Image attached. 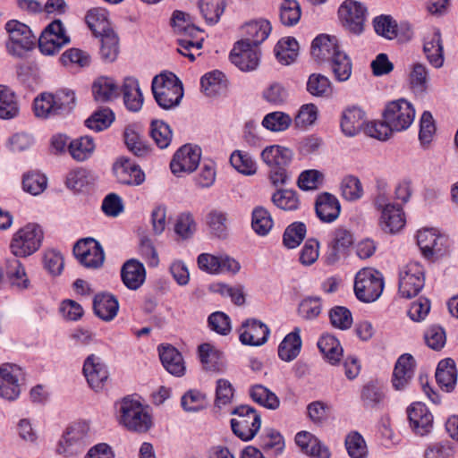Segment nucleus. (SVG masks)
I'll return each mask as SVG.
<instances>
[{"instance_id": "nucleus-1", "label": "nucleus", "mask_w": 458, "mask_h": 458, "mask_svg": "<svg viewBox=\"0 0 458 458\" xmlns=\"http://www.w3.org/2000/svg\"><path fill=\"white\" fill-rule=\"evenodd\" d=\"M5 30L8 33L5 48L10 55L21 58L34 47L36 37L26 24L11 20L6 22Z\"/></svg>"}, {"instance_id": "nucleus-2", "label": "nucleus", "mask_w": 458, "mask_h": 458, "mask_svg": "<svg viewBox=\"0 0 458 458\" xmlns=\"http://www.w3.org/2000/svg\"><path fill=\"white\" fill-rule=\"evenodd\" d=\"M120 422L129 430L146 432L151 427V417L138 400L124 397L119 403Z\"/></svg>"}, {"instance_id": "nucleus-3", "label": "nucleus", "mask_w": 458, "mask_h": 458, "mask_svg": "<svg viewBox=\"0 0 458 458\" xmlns=\"http://www.w3.org/2000/svg\"><path fill=\"white\" fill-rule=\"evenodd\" d=\"M151 89L156 102L165 110L179 106L183 97L182 85L177 79H169L162 75L155 76Z\"/></svg>"}, {"instance_id": "nucleus-4", "label": "nucleus", "mask_w": 458, "mask_h": 458, "mask_svg": "<svg viewBox=\"0 0 458 458\" xmlns=\"http://www.w3.org/2000/svg\"><path fill=\"white\" fill-rule=\"evenodd\" d=\"M43 237V231L38 225L28 224L13 234L11 251L15 257L30 256L40 248Z\"/></svg>"}, {"instance_id": "nucleus-5", "label": "nucleus", "mask_w": 458, "mask_h": 458, "mask_svg": "<svg viewBox=\"0 0 458 458\" xmlns=\"http://www.w3.org/2000/svg\"><path fill=\"white\" fill-rule=\"evenodd\" d=\"M384 289L383 276L377 270L362 268L355 276L354 292L356 297L363 302L375 301Z\"/></svg>"}, {"instance_id": "nucleus-6", "label": "nucleus", "mask_w": 458, "mask_h": 458, "mask_svg": "<svg viewBox=\"0 0 458 458\" xmlns=\"http://www.w3.org/2000/svg\"><path fill=\"white\" fill-rule=\"evenodd\" d=\"M231 413L238 416L231 420V428L234 435L243 441L251 440L260 428V415L249 405L238 406Z\"/></svg>"}, {"instance_id": "nucleus-7", "label": "nucleus", "mask_w": 458, "mask_h": 458, "mask_svg": "<svg viewBox=\"0 0 458 458\" xmlns=\"http://www.w3.org/2000/svg\"><path fill=\"white\" fill-rule=\"evenodd\" d=\"M415 117V110L407 100L401 98L389 102L383 112V118L394 131L407 130Z\"/></svg>"}, {"instance_id": "nucleus-8", "label": "nucleus", "mask_w": 458, "mask_h": 458, "mask_svg": "<svg viewBox=\"0 0 458 458\" xmlns=\"http://www.w3.org/2000/svg\"><path fill=\"white\" fill-rule=\"evenodd\" d=\"M70 42L64 24L60 20H55L48 24L38 38V48L45 55H54Z\"/></svg>"}, {"instance_id": "nucleus-9", "label": "nucleus", "mask_w": 458, "mask_h": 458, "mask_svg": "<svg viewBox=\"0 0 458 458\" xmlns=\"http://www.w3.org/2000/svg\"><path fill=\"white\" fill-rule=\"evenodd\" d=\"M425 284L424 269L417 262L406 265L399 274V293L403 298L415 297Z\"/></svg>"}, {"instance_id": "nucleus-10", "label": "nucleus", "mask_w": 458, "mask_h": 458, "mask_svg": "<svg viewBox=\"0 0 458 458\" xmlns=\"http://www.w3.org/2000/svg\"><path fill=\"white\" fill-rule=\"evenodd\" d=\"M366 7L360 2L345 0L339 7V19L346 30L360 35L364 30Z\"/></svg>"}, {"instance_id": "nucleus-11", "label": "nucleus", "mask_w": 458, "mask_h": 458, "mask_svg": "<svg viewBox=\"0 0 458 458\" xmlns=\"http://www.w3.org/2000/svg\"><path fill=\"white\" fill-rule=\"evenodd\" d=\"M73 253L85 267L98 268L105 260L102 246L92 238L81 239L73 247Z\"/></svg>"}, {"instance_id": "nucleus-12", "label": "nucleus", "mask_w": 458, "mask_h": 458, "mask_svg": "<svg viewBox=\"0 0 458 458\" xmlns=\"http://www.w3.org/2000/svg\"><path fill=\"white\" fill-rule=\"evenodd\" d=\"M352 233L342 227L336 228L331 234L325 254V261L327 265H334L342 257L347 255L349 249L353 244Z\"/></svg>"}, {"instance_id": "nucleus-13", "label": "nucleus", "mask_w": 458, "mask_h": 458, "mask_svg": "<svg viewBox=\"0 0 458 458\" xmlns=\"http://www.w3.org/2000/svg\"><path fill=\"white\" fill-rule=\"evenodd\" d=\"M21 375V369L15 364L5 363L0 367V397L7 401H14L19 397V380Z\"/></svg>"}, {"instance_id": "nucleus-14", "label": "nucleus", "mask_w": 458, "mask_h": 458, "mask_svg": "<svg viewBox=\"0 0 458 458\" xmlns=\"http://www.w3.org/2000/svg\"><path fill=\"white\" fill-rule=\"evenodd\" d=\"M113 172L121 184L139 186L145 181V174L140 165L124 157H119L114 163Z\"/></svg>"}, {"instance_id": "nucleus-15", "label": "nucleus", "mask_w": 458, "mask_h": 458, "mask_svg": "<svg viewBox=\"0 0 458 458\" xmlns=\"http://www.w3.org/2000/svg\"><path fill=\"white\" fill-rule=\"evenodd\" d=\"M229 57L231 62L243 72L253 71L259 64L258 47H251L248 41H237Z\"/></svg>"}, {"instance_id": "nucleus-16", "label": "nucleus", "mask_w": 458, "mask_h": 458, "mask_svg": "<svg viewBox=\"0 0 458 458\" xmlns=\"http://www.w3.org/2000/svg\"><path fill=\"white\" fill-rule=\"evenodd\" d=\"M200 161V148L183 145L174 155L170 168L174 174L180 176L181 173H191Z\"/></svg>"}, {"instance_id": "nucleus-17", "label": "nucleus", "mask_w": 458, "mask_h": 458, "mask_svg": "<svg viewBox=\"0 0 458 458\" xmlns=\"http://www.w3.org/2000/svg\"><path fill=\"white\" fill-rule=\"evenodd\" d=\"M267 325L255 318H249L242 322L239 329V339L244 345L260 346L264 344L269 335Z\"/></svg>"}, {"instance_id": "nucleus-18", "label": "nucleus", "mask_w": 458, "mask_h": 458, "mask_svg": "<svg viewBox=\"0 0 458 458\" xmlns=\"http://www.w3.org/2000/svg\"><path fill=\"white\" fill-rule=\"evenodd\" d=\"M89 427L78 423L69 427L59 443L57 451L70 454L81 452L88 442Z\"/></svg>"}, {"instance_id": "nucleus-19", "label": "nucleus", "mask_w": 458, "mask_h": 458, "mask_svg": "<svg viewBox=\"0 0 458 458\" xmlns=\"http://www.w3.org/2000/svg\"><path fill=\"white\" fill-rule=\"evenodd\" d=\"M408 419L412 430L421 437L428 434L433 428V416L422 403H413L407 409Z\"/></svg>"}, {"instance_id": "nucleus-20", "label": "nucleus", "mask_w": 458, "mask_h": 458, "mask_svg": "<svg viewBox=\"0 0 458 458\" xmlns=\"http://www.w3.org/2000/svg\"><path fill=\"white\" fill-rule=\"evenodd\" d=\"M82 370L91 388L96 391L103 388L108 378V370L99 357L95 354L89 355L84 361Z\"/></svg>"}, {"instance_id": "nucleus-21", "label": "nucleus", "mask_w": 458, "mask_h": 458, "mask_svg": "<svg viewBox=\"0 0 458 458\" xmlns=\"http://www.w3.org/2000/svg\"><path fill=\"white\" fill-rule=\"evenodd\" d=\"M368 123L366 113L359 106H350L344 110L341 118V129L344 135L352 137L364 131Z\"/></svg>"}, {"instance_id": "nucleus-22", "label": "nucleus", "mask_w": 458, "mask_h": 458, "mask_svg": "<svg viewBox=\"0 0 458 458\" xmlns=\"http://www.w3.org/2000/svg\"><path fill=\"white\" fill-rule=\"evenodd\" d=\"M340 50L336 37L321 34L313 39L310 53L317 62L328 63Z\"/></svg>"}, {"instance_id": "nucleus-23", "label": "nucleus", "mask_w": 458, "mask_h": 458, "mask_svg": "<svg viewBox=\"0 0 458 458\" xmlns=\"http://www.w3.org/2000/svg\"><path fill=\"white\" fill-rule=\"evenodd\" d=\"M415 365L414 358L409 353H404L398 358L392 378L394 389L403 390L408 386L413 377Z\"/></svg>"}, {"instance_id": "nucleus-24", "label": "nucleus", "mask_w": 458, "mask_h": 458, "mask_svg": "<svg viewBox=\"0 0 458 458\" xmlns=\"http://www.w3.org/2000/svg\"><path fill=\"white\" fill-rule=\"evenodd\" d=\"M415 365L414 358L409 353H404L398 358L392 378L394 389L403 390L408 386L413 377Z\"/></svg>"}, {"instance_id": "nucleus-25", "label": "nucleus", "mask_w": 458, "mask_h": 458, "mask_svg": "<svg viewBox=\"0 0 458 458\" xmlns=\"http://www.w3.org/2000/svg\"><path fill=\"white\" fill-rule=\"evenodd\" d=\"M318 217L324 223L335 221L340 215L341 206L335 196L324 192L318 196L315 202Z\"/></svg>"}, {"instance_id": "nucleus-26", "label": "nucleus", "mask_w": 458, "mask_h": 458, "mask_svg": "<svg viewBox=\"0 0 458 458\" xmlns=\"http://www.w3.org/2000/svg\"><path fill=\"white\" fill-rule=\"evenodd\" d=\"M93 310L97 317L104 321L113 320L119 310V302L114 295L109 293H99L94 296Z\"/></svg>"}, {"instance_id": "nucleus-27", "label": "nucleus", "mask_w": 458, "mask_h": 458, "mask_svg": "<svg viewBox=\"0 0 458 458\" xmlns=\"http://www.w3.org/2000/svg\"><path fill=\"white\" fill-rule=\"evenodd\" d=\"M121 277L128 289L135 291L145 282V267L139 260L134 259H129L122 267Z\"/></svg>"}, {"instance_id": "nucleus-28", "label": "nucleus", "mask_w": 458, "mask_h": 458, "mask_svg": "<svg viewBox=\"0 0 458 458\" xmlns=\"http://www.w3.org/2000/svg\"><path fill=\"white\" fill-rule=\"evenodd\" d=\"M445 238L432 229H424L418 232L417 243L423 255L430 259L434 255L441 254Z\"/></svg>"}, {"instance_id": "nucleus-29", "label": "nucleus", "mask_w": 458, "mask_h": 458, "mask_svg": "<svg viewBox=\"0 0 458 458\" xmlns=\"http://www.w3.org/2000/svg\"><path fill=\"white\" fill-rule=\"evenodd\" d=\"M373 25L377 34L393 39L397 37L399 30H405V36L411 37V27L407 22L397 25L396 21L390 15H380L374 19Z\"/></svg>"}, {"instance_id": "nucleus-30", "label": "nucleus", "mask_w": 458, "mask_h": 458, "mask_svg": "<svg viewBox=\"0 0 458 458\" xmlns=\"http://www.w3.org/2000/svg\"><path fill=\"white\" fill-rule=\"evenodd\" d=\"M160 360L164 368L172 375L181 377L184 374L185 367L182 354L172 345L158 347Z\"/></svg>"}, {"instance_id": "nucleus-31", "label": "nucleus", "mask_w": 458, "mask_h": 458, "mask_svg": "<svg viewBox=\"0 0 458 458\" xmlns=\"http://www.w3.org/2000/svg\"><path fill=\"white\" fill-rule=\"evenodd\" d=\"M436 380L440 388L447 393L452 392L457 382V370L454 361L448 358L442 360L437 368Z\"/></svg>"}, {"instance_id": "nucleus-32", "label": "nucleus", "mask_w": 458, "mask_h": 458, "mask_svg": "<svg viewBox=\"0 0 458 458\" xmlns=\"http://www.w3.org/2000/svg\"><path fill=\"white\" fill-rule=\"evenodd\" d=\"M121 90L127 109L138 112L143 105V96L138 81L131 77L125 78Z\"/></svg>"}, {"instance_id": "nucleus-33", "label": "nucleus", "mask_w": 458, "mask_h": 458, "mask_svg": "<svg viewBox=\"0 0 458 458\" xmlns=\"http://www.w3.org/2000/svg\"><path fill=\"white\" fill-rule=\"evenodd\" d=\"M261 159L270 168L288 165L293 159V151L279 145H271L261 152Z\"/></svg>"}, {"instance_id": "nucleus-34", "label": "nucleus", "mask_w": 458, "mask_h": 458, "mask_svg": "<svg viewBox=\"0 0 458 458\" xmlns=\"http://www.w3.org/2000/svg\"><path fill=\"white\" fill-rule=\"evenodd\" d=\"M92 94L98 102H108L119 96V87L110 77L101 76L92 84Z\"/></svg>"}, {"instance_id": "nucleus-35", "label": "nucleus", "mask_w": 458, "mask_h": 458, "mask_svg": "<svg viewBox=\"0 0 458 458\" xmlns=\"http://www.w3.org/2000/svg\"><path fill=\"white\" fill-rule=\"evenodd\" d=\"M271 29L270 22L266 20L246 23L243 27L246 37L240 41H248L251 47H258L259 44L267 38Z\"/></svg>"}, {"instance_id": "nucleus-36", "label": "nucleus", "mask_w": 458, "mask_h": 458, "mask_svg": "<svg viewBox=\"0 0 458 458\" xmlns=\"http://www.w3.org/2000/svg\"><path fill=\"white\" fill-rule=\"evenodd\" d=\"M423 50L427 59L434 67L439 68L443 65L444 51L439 30H435L425 39Z\"/></svg>"}, {"instance_id": "nucleus-37", "label": "nucleus", "mask_w": 458, "mask_h": 458, "mask_svg": "<svg viewBox=\"0 0 458 458\" xmlns=\"http://www.w3.org/2000/svg\"><path fill=\"white\" fill-rule=\"evenodd\" d=\"M404 224V214L400 205L394 204L381 213L380 226L386 233H396Z\"/></svg>"}, {"instance_id": "nucleus-38", "label": "nucleus", "mask_w": 458, "mask_h": 458, "mask_svg": "<svg viewBox=\"0 0 458 458\" xmlns=\"http://www.w3.org/2000/svg\"><path fill=\"white\" fill-rule=\"evenodd\" d=\"M19 257H11L5 260V275L13 286L20 289H26L29 286V279Z\"/></svg>"}, {"instance_id": "nucleus-39", "label": "nucleus", "mask_w": 458, "mask_h": 458, "mask_svg": "<svg viewBox=\"0 0 458 458\" xmlns=\"http://www.w3.org/2000/svg\"><path fill=\"white\" fill-rule=\"evenodd\" d=\"M301 347V339L300 336V329L294 328L293 332L288 334L278 346V356L284 361L294 360L300 353Z\"/></svg>"}, {"instance_id": "nucleus-40", "label": "nucleus", "mask_w": 458, "mask_h": 458, "mask_svg": "<svg viewBox=\"0 0 458 458\" xmlns=\"http://www.w3.org/2000/svg\"><path fill=\"white\" fill-rule=\"evenodd\" d=\"M101 40L100 55L107 63L114 62L119 53V38L113 30H104L98 34Z\"/></svg>"}, {"instance_id": "nucleus-41", "label": "nucleus", "mask_w": 458, "mask_h": 458, "mask_svg": "<svg viewBox=\"0 0 458 458\" xmlns=\"http://www.w3.org/2000/svg\"><path fill=\"white\" fill-rule=\"evenodd\" d=\"M95 148L96 146L91 137L82 136L69 142L68 151L74 160L82 162L92 156Z\"/></svg>"}, {"instance_id": "nucleus-42", "label": "nucleus", "mask_w": 458, "mask_h": 458, "mask_svg": "<svg viewBox=\"0 0 458 458\" xmlns=\"http://www.w3.org/2000/svg\"><path fill=\"white\" fill-rule=\"evenodd\" d=\"M318 347L327 361L333 365L339 362L343 356V348L334 335H322L318 342Z\"/></svg>"}, {"instance_id": "nucleus-43", "label": "nucleus", "mask_w": 458, "mask_h": 458, "mask_svg": "<svg viewBox=\"0 0 458 458\" xmlns=\"http://www.w3.org/2000/svg\"><path fill=\"white\" fill-rule=\"evenodd\" d=\"M299 44L294 38L280 39L275 47V54L279 63L288 65L293 63L298 55Z\"/></svg>"}, {"instance_id": "nucleus-44", "label": "nucleus", "mask_w": 458, "mask_h": 458, "mask_svg": "<svg viewBox=\"0 0 458 458\" xmlns=\"http://www.w3.org/2000/svg\"><path fill=\"white\" fill-rule=\"evenodd\" d=\"M124 142L128 149L137 157H146L150 153V146L143 136L132 127H127L123 132Z\"/></svg>"}, {"instance_id": "nucleus-45", "label": "nucleus", "mask_w": 458, "mask_h": 458, "mask_svg": "<svg viewBox=\"0 0 458 458\" xmlns=\"http://www.w3.org/2000/svg\"><path fill=\"white\" fill-rule=\"evenodd\" d=\"M19 114V106L13 91L4 85H0V118L13 119Z\"/></svg>"}, {"instance_id": "nucleus-46", "label": "nucleus", "mask_w": 458, "mask_h": 458, "mask_svg": "<svg viewBox=\"0 0 458 458\" xmlns=\"http://www.w3.org/2000/svg\"><path fill=\"white\" fill-rule=\"evenodd\" d=\"M274 225L270 212L261 207H256L251 213V228L259 236H266L269 233Z\"/></svg>"}, {"instance_id": "nucleus-47", "label": "nucleus", "mask_w": 458, "mask_h": 458, "mask_svg": "<svg viewBox=\"0 0 458 458\" xmlns=\"http://www.w3.org/2000/svg\"><path fill=\"white\" fill-rule=\"evenodd\" d=\"M271 201L276 207L285 211L297 210L301 204L297 192L288 189L276 191L271 197Z\"/></svg>"}, {"instance_id": "nucleus-48", "label": "nucleus", "mask_w": 458, "mask_h": 458, "mask_svg": "<svg viewBox=\"0 0 458 458\" xmlns=\"http://www.w3.org/2000/svg\"><path fill=\"white\" fill-rule=\"evenodd\" d=\"M225 7V0H199V9L206 22L214 25L218 22Z\"/></svg>"}, {"instance_id": "nucleus-49", "label": "nucleus", "mask_w": 458, "mask_h": 458, "mask_svg": "<svg viewBox=\"0 0 458 458\" xmlns=\"http://www.w3.org/2000/svg\"><path fill=\"white\" fill-rule=\"evenodd\" d=\"M331 70L338 81H346L352 74V62L349 56L342 50L336 52L328 62Z\"/></svg>"}, {"instance_id": "nucleus-50", "label": "nucleus", "mask_w": 458, "mask_h": 458, "mask_svg": "<svg viewBox=\"0 0 458 458\" xmlns=\"http://www.w3.org/2000/svg\"><path fill=\"white\" fill-rule=\"evenodd\" d=\"M260 447L266 453H271L274 456L281 454L284 449L283 436L276 429L265 430L260 436Z\"/></svg>"}, {"instance_id": "nucleus-51", "label": "nucleus", "mask_w": 458, "mask_h": 458, "mask_svg": "<svg viewBox=\"0 0 458 458\" xmlns=\"http://www.w3.org/2000/svg\"><path fill=\"white\" fill-rule=\"evenodd\" d=\"M149 135L156 145L161 148H166L172 140L173 131L170 126L162 120H153L150 123Z\"/></svg>"}, {"instance_id": "nucleus-52", "label": "nucleus", "mask_w": 458, "mask_h": 458, "mask_svg": "<svg viewBox=\"0 0 458 458\" xmlns=\"http://www.w3.org/2000/svg\"><path fill=\"white\" fill-rule=\"evenodd\" d=\"M301 11L296 0H283L279 5V19L284 26H294L301 19Z\"/></svg>"}, {"instance_id": "nucleus-53", "label": "nucleus", "mask_w": 458, "mask_h": 458, "mask_svg": "<svg viewBox=\"0 0 458 458\" xmlns=\"http://www.w3.org/2000/svg\"><path fill=\"white\" fill-rule=\"evenodd\" d=\"M47 186V178L44 174L38 171H30L23 174V190L34 196L42 193Z\"/></svg>"}, {"instance_id": "nucleus-54", "label": "nucleus", "mask_w": 458, "mask_h": 458, "mask_svg": "<svg viewBox=\"0 0 458 458\" xmlns=\"http://www.w3.org/2000/svg\"><path fill=\"white\" fill-rule=\"evenodd\" d=\"M55 100V114L57 115H65L75 106V93L69 89H61L55 93H52Z\"/></svg>"}, {"instance_id": "nucleus-55", "label": "nucleus", "mask_w": 458, "mask_h": 458, "mask_svg": "<svg viewBox=\"0 0 458 458\" xmlns=\"http://www.w3.org/2000/svg\"><path fill=\"white\" fill-rule=\"evenodd\" d=\"M307 233L306 225L302 222H293L289 225L283 234V243L287 249L298 247Z\"/></svg>"}, {"instance_id": "nucleus-56", "label": "nucleus", "mask_w": 458, "mask_h": 458, "mask_svg": "<svg viewBox=\"0 0 458 458\" xmlns=\"http://www.w3.org/2000/svg\"><path fill=\"white\" fill-rule=\"evenodd\" d=\"M331 82L329 79L320 73H311L306 83L307 91L316 98H326L330 93Z\"/></svg>"}, {"instance_id": "nucleus-57", "label": "nucleus", "mask_w": 458, "mask_h": 458, "mask_svg": "<svg viewBox=\"0 0 458 458\" xmlns=\"http://www.w3.org/2000/svg\"><path fill=\"white\" fill-rule=\"evenodd\" d=\"M250 394L254 402L267 409L276 410L279 407L280 401L276 394L261 385L252 386Z\"/></svg>"}, {"instance_id": "nucleus-58", "label": "nucleus", "mask_w": 458, "mask_h": 458, "mask_svg": "<svg viewBox=\"0 0 458 458\" xmlns=\"http://www.w3.org/2000/svg\"><path fill=\"white\" fill-rule=\"evenodd\" d=\"M60 61L67 67L85 68L90 64L91 58L86 51L72 47L62 54Z\"/></svg>"}, {"instance_id": "nucleus-59", "label": "nucleus", "mask_w": 458, "mask_h": 458, "mask_svg": "<svg viewBox=\"0 0 458 458\" xmlns=\"http://www.w3.org/2000/svg\"><path fill=\"white\" fill-rule=\"evenodd\" d=\"M231 165L240 173L251 175L257 171L256 162L251 156L242 150H234L230 157Z\"/></svg>"}, {"instance_id": "nucleus-60", "label": "nucleus", "mask_w": 458, "mask_h": 458, "mask_svg": "<svg viewBox=\"0 0 458 458\" xmlns=\"http://www.w3.org/2000/svg\"><path fill=\"white\" fill-rule=\"evenodd\" d=\"M94 180L91 172L84 168H78L69 172L66 177V186L74 191H81Z\"/></svg>"}, {"instance_id": "nucleus-61", "label": "nucleus", "mask_w": 458, "mask_h": 458, "mask_svg": "<svg viewBox=\"0 0 458 458\" xmlns=\"http://www.w3.org/2000/svg\"><path fill=\"white\" fill-rule=\"evenodd\" d=\"M86 22L95 35L104 32V30H111L107 24V13L102 8H92L88 11Z\"/></svg>"}, {"instance_id": "nucleus-62", "label": "nucleus", "mask_w": 458, "mask_h": 458, "mask_svg": "<svg viewBox=\"0 0 458 458\" xmlns=\"http://www.w3.org/2000/svg\"><path fill=\"white\" fill-rule=\"evenodd\" d=\"M33 109L35 115L39 118L57 115L52 93L44 92L38 96L34 100Z\"/></svg>"}, {"instance_id": "nucleus-63", "label": "nucleus", "mask_w": 458, "mask_h": 458, "mask_svg": "<svg viewBox=\"0 0 458 458\" xmlns=\"http://www.w3.org/2000/svg\"><path fill=\"white\" fill-rule=\"evenodd\" d=\"M342 196L348 201L360 199L363 195V188L360 179L354 175L345 176L341 182Z\"/></svg>"}, {"instance_id": "nucleus-64", "label": "nucleus", "mask_w": 458, "mask_h": 458, "mask_svg": "<svg viewBox=\"0 0 458 458\" xmlns=\"http://www.w3.org/2000/svg\"><path fill=\"white\" fill-rule=\"evenodd\" d=\"M113 121V112L109 108H104L93 113L85 121V125L95 131H101L110 126Z\"/></svg>"}]
</instances>
